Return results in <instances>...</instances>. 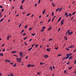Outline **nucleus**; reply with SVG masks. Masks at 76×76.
Listing matches in <instances>:
<instances>
[{
  "label": "nucleus",
  "mask_w": 76,
  "mask_h": 76,
  "mask_svg": "<svg viewBox=\"0 0 76 76\" xmlns=\"http://www.w3.org/2000/svg\"><path fill=\"white\" fill-rule=\"evenodd\" d=\"M70 30H67L66 32L68 33V35H72V34H73V31H72L71 32H70Z\"/></svg>",
  "instance_id": "nucleus-1"
},
{
  "label": "nucleus",
  "mask_w": 76,
  "mask_h": 76,
  "mask_svg": "<svg viewBox=\"0 0 76 76\" xmlns=\"http://www.w3.org/2000/svg\"><path fill=\"white\" fill-rule=\"evenodd\" d=\"M19 54L20 57H22L23 54V52H21L19 53Z\"/></svg>",
  "instance_id": "nucleus-2"
},
{
  "label": "nucleus",
  "mask_w": 76,
  "mask_h": 76,
  "mask_svg": "<svg viewBox=\"0 0 76 76\" xmlns=\"http://www.w3.org/2000/svg\"><path fill=\"white\" fill-rule=\"evenodd\" d=\"M66 56V59H67L69 58V57H70V55H69V54H67Z\"/></svg>",
  "instance_id": "nucleus-3"
},
{
  "label": "nucleus",
  "mask_w": 76,
  "mask_h": 76,
  "mask_svg": "<svg viewBox=\"0 0 76 76\" xmlns=\"http://www.w3.org/2000/svg\"><path fill=\"white\" fill-rule=\"evenodd\" d=\"M16 60L18 61H20V60H21V58H17L16 59Z\"/></svg>",
  "instance_id": "nucleus-4"
},
{
  "label": "nucleus",
  "mask_w": 76,
  "mask_h": 76,
  "mask_svg": "<svg viewBox=\"0 0 76 76\" xmlns=\"http://www.w3.org/2000/svg\"><path fill=\"white\" fill-rule=\"evenodd\" d=\"M44 57L45 58H48V56L47 55H46L44 56Z\"/></svg>",
  "instance_id": "nucleus-5"
},
{
  "label": "nucleus",
  "mask_w": 76,
  "mask_h": 76,
  "mask_svg": "<svg viewBox=\"0 0 76 76\" xmlns=\"http://www.w3.org/2000/svg\"><path fill=\"white\" fill-rule=\"evenodd\" d=\"M50 27L48 29V31H50L51 29H52V28H53V27H51L50 26Z\"/></svg>",
  "instance_id": "nucleus-6"
},
{
  "label": "nucleus",
  "mask_w": 76,
  "mask_h": 76,
  "mask_svg": "<svg viewBox=\"0 0 76 76\" xmlns=\"http://www.w3.org/2000/svg\"><path fill=\"white\" fill-rule=\"evenodd\" d=\"M46 50L47 51H48V52H50V50L48 48H47Z\"/></svg>",
  "instance_id": "nucleus-7"
},
{
  "label": "nucleus",
  "mask_w": 76,
  "mask_h": 76,
  "mask_svg": "<svg viewBox=\"0 0 76 76\" xmlns=\"http://www.w3.org/2000/svg\"><path fill=\"white\" fill-rule=\"evenodd\" d=\"M20 9H21V10L23 9V5H21V6L20 7Z\"/></svg>",
  "instance_id": "nucleus-8"
},
{
  "label": "nucleus",
  "mask_w": 76,
  "mask_h": 76,
  "mask_svg": "<svg viewBox=\"0 0 76 76\" xmlns=\"http://www.w3.org/2000/svg\"><path fill=\"white\" fill-rule=\"evenodd\" d=\"M11 53L12 54H15V53H16V51H11Z\"/></svg>",
  "instance_id": "nucleus-9"
},
{
  "label": "nucleus",
  "mask_w": 76,
  "mask_h": 76,
  "mask_svg": "<svg viewBox=\"0 0 76 76\" xmlns=\"http://www.w3.org/2000/svg\"><path fill=\"white\" fill-rule=\"evenodd\" d=\"M59 9H60V8H58V9L56 10V12H58V11L59 10Z\"/></svg>",
  "instance_id": "nucleus-10"
},
{
  "label": "nucleus",
  "mask_w": 76,
  "mask_h": 76,
  "mask_svg": "<svg viewBox=\"0 0 76 76\" xmlns=\"http://www.w3.org/2000/svg\"><path fill=\"white\" fill-rule=\"evenodd\" d=\"M4 19V18H2L0 20V22H2L3 20V19Z\"/></svg>",
  "instance_id": "nucleus-11"
},
{
  "label": "nucleus",
  "mask_w": 76,
  "mask_h": 76,
  "mask_svg": "<svg viewBox=\"0 0 76 76\" xmlns=\"http://www.w3.org/2000/svg\"><path fill=\"white\" fill-rule=\"evenodd\" d=\"M45 10H44L42 12V14L43 15H44V13H45Z\"/></svg>",
  "instance_id": "nucleus-12"
},
{
  "label": "nucleus",
  "mask_w": 76,
  "mask_h": 76,
  "mask_svg": "<svg viewBox=\"0 0 76 76\" xmlns=\"http://www.w3.org/2000/svg\"><path fill=\"white\" fill-rule=\"evenodd\" d=\"M74 47V46H70L69 48H73Z\"/></svg>",
  "instance_id": "nucleus-13"
},
{
  "label": "nucleus",
  "mask_w": 76,
  "mask_h": 76,
  "mask_svg": "<svg viewBox=\"0 0 76 76\" xmlns=\"http://www.w3.org/2000/svg\"><path fill=\"white\" fill-rule=\"evenodd\" d=\"M64 38L66 40V41H67V40H68V39H67V37H66L65 36L64 37Z\"/></svg>",
  "instance_id": "nucleus-14"
},
{
  "label": "nucleus",
  "mask_w": 76,
  "mask_h": 76,
  "mask_svg": "<svg viewBox=\"0 0 76 76\" xmlns=\"http://www.w3.org/2000/svg\"><path fill=\"white\" fill-rule=\"evenodd\" d=\"M27 66V67H31V64H28Z\"/></svg>",
  "instance_id": "nucleus-15"
},
{
  "label": "nucleus",
  "mask_w": 76,
  "mask_h": 76,
  "mask_svg": "<svg viewBox=\"0 0 76 76\" xmlns=\"http://www.w3.org/2000/svg\"><path fill=\"white\" fill-rule=\"evenodd\" d=\"M29 31H31V30H32V28H29L28 29Z\"/></svg>",
  "instance_id": "nucleus-16"
},
{
  "label": "nucleus",
  "mask_w": 76,
  "mask_h": 76,
  "mask_svg": "<svg viewBox=\"0 0 76 76\" xmlns=\"http://www.w3.org/2000/svg\"><path fill=\"white\" fill-rule=\"evenodd\" d=\"M13 67H16V64H14V65H13Z\"/></svg>",
  "instance_id": "nucleus-17"
},
{
  "label": "nucleus",
  "mask_w": 76,
  "mask_h": 76,
  "mask_svg": "<svg viewBox=\"0 0 76 76\" xmlns=\"http://www.w3.org/2000/svg\"><path fill=\"white\" fill-rule=\"evenodd\" d=\"M72 57L71 56H70L69 58V60H70L72 59Z\"/></svg>",
  "instance_id": "nucleus-18"
},
{
  "label": "nucleus",
  "mask_w": 76,
  "mask_h": 76,
  "mask_svg": "<svg viewBox=\"0 0 76 76\" xmlns=\"http://www.w3.org/2000/svg\"><path fill=\"white\" fill-rule=\"evenodd\" d=\"M32 49V48H30L28 49V51H31V50Z\"/></svg>",
  "instance_id": "nucleus-19"
},
{
  "label": "nucleus",
  "mask_w": 76,
  "mask_h": 76,
  "mask_svg": "<svg viewBox=\"0 0 76 76\" xmlns=\"http://www.w3.org/2000/svg\"><path fill=\"white\" fill-rule=\"evenodd\" d=\"M35 34L34 33H31V35L32 36H35Z\"/></svg>",
  "instance_id": "nucleus-20"
},
{
  "label": "nucleus",
  "mask_w": 76,
  "mask_h": 76,
  "mask_svg": "<svg viewBox=\"0 0 76 76\" xmlns=\"http://www.w3.org/2000/svg\"><path fill=\"white\" fill-rule=\"evenodd\" d=\"M24 32V30H23L22 31L21 33H20V34H23L22 32Z\"/></svg>",
  "instance_id": "nucleus-21"
},
{
  "label": "nucleus",
  "mask_w": 76,
  "mask_h": 76,
  "mask_svg": "<svg viewBox=\"0 0 76 76\" xmlns=\"http://www.w3.org/2000/svg\"><path fill=\"white\" fill-rule=\"evenodd\" d=\"M61 19V17H60L59 18L58 20H59V21H60Z\"/></svg>",
  "instance_id": "nucleus-22"
},
{
  "label": "nucleus",
  "mask_w": 76,
  "mask_h": 76,
  "mask_svg": "<svg viewBox=\"0 0 76 76\" xmlns=\"http://www.w3.org/2000/svg\"><path fill=\"white\" fill-rule=\"evenodd\" d=\"M0 56H3V53H0Z\"/></svg>",
  "instance_id": "nucleus-23"
},
{
  "label": "nucleus",
  "mask_w": 76,
  "mask_h": 76,
  "mask_svg": "<svg viewBox=\"0 0 76 76\" xmlns=\"http://www.w3.org/2000/svg\"><path fill=\"white\" fill-rule=\"evenodd\" d=\"M10 76H14L13 74V73L12 74L10 73Z\"/></svg>",
  "instance_id": "nucleus-24"
},
{
  "label": "nucleus",
  "mask_w": 76,
  "mask_h": 76,
  "mask_svg": "<svg viewBox=\"0 0 76 76\" xmlns=\"http://www.w3.org/2000/svg\"><path fill=\"white\" fill-rule=\"evenodd\" d=\"M76 12H74L72 14V15H75V13H76Z\"/></svg>",
  "instance_id": "nucleus-25"
},
{
  "label": "nucleus",
  "mask_w": 76,
  "mask_h": 76,
  "mask_svg": "<svg viewBox=\"0 0 76 76\" xmlns=\"http://www.w3.org/2000/svg\"><path fill=\"white\" fill-rule=\"evenodd\" d=\"M62 9H63V8H61L59 9V12H60V11H61Z\"/></svg>",
  "instance_id": "nucleus-26"
},
{
  "label": "nucleus",
  "mask_w": 76,
  "mask_h": 76,
  "mask_svg": "<svg viewBox=\"0 0 76 76\" xmlns=\"http://www.w3.org/2000/svg\"><path fill=\"white\" fill-rule=\"evenodd\" d=\"M58 47H57V48H55V50H57V49H58Z\"/></svg>",
  "instance_id": "nucleus-27"
},
{
  "label": "nucleus",
  "mask_w": 76,
  "mask_h": 76,
  "mask_svg": "<svg viewBox=\"0 0 76 76\" xmlns=\"http://www.w3.org/2000/svg\"><path fill=\"white\" fill-rule=\"evenodd\" d=\"M66 50L67 51H69V49L67 48H66Z\"/></svg>",
  "instance_id": "nucleus-28"
},
{
  "label": "nucleus",
  "mask_w": 76,
  "mask_h": 76,
  "mask_svg": "<svg viewBox=\"0 0 76 76\" xmlns=\"http://www.w3.org/2000/svg\"><path fill=\"white\" fill-rule=\"evenodd\" d=\"M31 15L30 13H28V14H27L26 15L27 16H29V15Z\"/></svg>",
  "instance_id": "nucleus-29"
},
{
  "label": "nucleus",
  "mask_w": 76,
  "mask_h": 76,
  "mask_svg": "<svg viewBox=\"0 0 76 76\" xmlns=\"http://www.w3.org/2000/svg\"><path fill=\"white\" fill-rule=\"evenodd\" d=\"M45 27L43 26L42 27V29H45Z\"/></svg>",
  "instance_id": "nucleus-30"
},
{
  "label": "nucleus",
  "mask_w": 76,
  "mask_h": 76,
  "mask_svg": "<svg viewBox=\"0 0 76 76\" xmlns=\"http://www.w3.org/2000/svg\"><path fill=\"white\" fill-rule=\"evenodd\" d=\"M25 1V0H23L22 1V4L23 3V2H24V1Z\"/></svg>",
  "instance_id": "nucleus-31"
},
{
  "label": "nucleus",
  "mask_w": 76,
  "mask_h": 76,
  "mask_svg": "<svg viewBox=\"0 0 76 76\" xmlns=\"http://www.w3.org/2000/svg\"><path fill=\"white\" fill-rule=\"evenodd\" d=\"M72 68V67H69V70H70Z\"/></svg>",
  "instance_id": "nucleus-32"
},
{
  "label": "nucleus",
  "mask_w": 76,
  "mask_h": 76,
  "mask_svg": "<svg viewBox=\"0 0 76 76\" xmlns=\"http://www.w3.org/2000/svg\"><path fill=\"white\" fill-rule=\"evenodd\" d=\"M9 36H8L7 37V40H9Z\"/></svg>",
  "instance_id": "nucleus-33"
},
{
  "label": "nucleus",
  "mask_w": 76,
  "mask_h": 76,
  "mask_svg": "<svg viewBox=\"0 0 76 76\" xmlns=\"http://www.w3.org/2000/svg\"><path fill=\"white\" fill-rule=\"evenodd\" d=\"M64 19H63L61 21V22H64Z\"/></svg>",
  "instance_id": "nucleus-34"
},
{
  "label": "nucleus",
  "mask_w": 76,
  "mask_h": 76,
  "mask_svg": "<svg viewBox=\"0 0 76 76\" xmlns=\"http://www.w3.org/2000/svg\"><path fill=\"white\" fill-rule=\"evenodd\" d=\"M50 20H51V19H50L49 20H48V23H49V22H50Z\"/></svg>",
  "instance_id": "nucleus-35"
},
{
  "label": "nucleus",
  "mask_w": 76,
  "mask_h": 76,
  "mask_svg": "<svg viewBox=\"0 0 76 76\" xmlns=\"http://www.w3.org/2000/svg\"><path fill=\"white\" fill-rule=\"evenodd\" d=\"M27 38V37H26L25 38L23 39L24 40H25V39H26Z\"/></svg>",
  "instance_id": "nucleus-36"
},
{
  "label": "nucleus",
  "mask_w": 76,
  "mask_h": 76,
  "mask_svg": "<svg viewBox=\"0 0 76 76\" xmlns=\"http://www.w3.org/2000/svg\"><path fill=\"white\" fill-rule=\"evenodd\" d=\"M0 8H3V6H2V5H0Z\"/></svg>",
  "instance_id": "nucleus-37"
},
{
  "label": "nucleus",
  "mask_w": 76,
  "mask_h": 76,
  "mask_svg": "<svg viewBox=\"0 0 76 76\" xmlns=\"http://www.w3.org/2000/svg\"><path fill=\"white\" fill-rule=\"evenodd\" d=\"M34 66H35V65H31V67H34Z\"/></svg>",
  "instance_id": "nucleus-38"
},
{
  "label": "nucleus",
  "mask_w": 76,
  "mask_h": 76,
  "mask_svg": "<svg viewBox=\"0 0 76 76\" xmlns=\"http://www.w3.org/2000/svg\"><path fill=\"white\" fill-rule=\"evenodd\" d=\"M52 4L53 6V7L54 6V3H52Z\"/></svg>",
  "instance_id": "nucleus-39"
},
{
  "label": "nucleus",
  "mask_w": 76,
  "mask_h": 76,
  "mask_svg": "<svg viewBox=\"0 0 76 76\" xmlns=\"http://www.w3.org/2000/svg\"><path fill=\"white\" fill-rule=\"evenodd\" d=\"M60 29H61V28H59L58 30V32H59V31H60Z\"/></svg>",
  "instance_id": "nucleus-40"
},
{
  "label": "nucleus",
  "mask_w": 76,
  "mask_h": 76,
  "mask_svg": "<svg viewBox=\"0 0 76 76\" xmlns=\"http://www.w3.org/2000/svg\"><path fill=\"white\" fill-rule=\"evenodd\" d=\"M38 44H37L35 45V47H36V48H37V47H38Z\"/></svg>",
  "instance_id": "nucleus-41"
},
{
  "label": "nucleus",
  "mask_w": 76,
  "mask_h": 76,
  "mask_svg": "<svg viewBox=\"0 0 76 76\" xmlns=\"http://www.w3.org/2000/svg\"><path fill=\"white\" fill-rule=\"evenodd\" d=\"M37 74L39 75H40V73L39 72H37Z\"/></svg>",
  "instance_id": "nucleus-42"
},
{
  "label": "nucleus",
  "mask_w": 76,
  "mask_h": 76,
  "mask_svg": "<svg viewBox=\"0 0 76 76\" xmlns=\"http://www.w3.org/2000/svg\"><path fill=\"white\" fill-rule=\"evenodd\" d=\"M40 64H41V65H42V64H43V63L42 62H40Z\"/></svg>",
  "instance_id": "nucleus-43"
},
{
  "label": "nucleus",
  "mask_w": 76,
  "mask_h": 76,
  "mask_svg": "<svg viewBox=\"0 0 76 76\" xmlns=\"http://www.w3.org/2000/svg\"><path fill=\"white\" fill-rule=\"evenodd\" d=\"M76 59H75L74 61V63H76Z\"/></svg>",
  "instance_id": "nucleus-44"
},
{
  "label": "nucleus",
  "mask_w": 76,
  "mask_h": 76,
  "mask_svg": "<svg viewBox=\"0 0 76 76\" xmlns=\"http://www.w3.org/2000/svg\"><path fill=\"white\" fill-rule=\"evenodd\" d=\"M34 45H35L34 44H32L31 45V47H34Z\"/></svg>",
  "instance_id": "nucleus-45"
},
{
  "label": "nucleus",
  "mask_w": 76,
  "mask_h": 76,
  "mask_svg": "<svg viewBox=\"0 0 76 76\" xmlns=\"http://www.w3.org/2000/svg\"><path fill=\"white\" fill-rule=\"evenodd\" d=\"M21 25H22V24H20L19 26V28H20V27L21 26Z\"/></svg>",
  "instance_id": "nucleus-46"
},
{
  "label": "nucleus",
  "mask_w": 76,
  "mask_h": 76,
  "mask_svg": "<svg viewBox=\"0 0 76 76\" xmlns=\"http://www.w3.org/2000/svg\"><path fill=\"white\" fill-rule=\"evenodd\" d=\"M4 9H2L1 10V12H3V11H4Z\"/></svg>",
  "instance_id": "nucleus-47"
},
{
  "label": "nucleus",
  "mask_w": 76,
  "mask_h": 76,
  "mask_svg": "<svg viewBox=\"0 0 76 76\" xmlns=\"http://www.w3.org/2000/svg\"><path fill=\"white\" fill-rule=\"evenodd\" d=\"M70 64V62H67V63H66V64H67V65H68V64Z\"/></svg>",
  "instance_id": "nucleus-48"
},
{
  "label": "nucleus",
  "mask_w": 76,
  "mask_h": 76,
  "mask_svg": "<svg viewBox=\"0 0 76 76\" xmlns=\"http://www.w3.org/2000/svg\"><path fill=\"white\" fill-rule=\"evenodd\" d=\"M67 72V71H66V70H65L64 71V73H66V72Z\"/></svg>",
  "instance_id": "nucleus-49"
},
{
  "label": "nucleus",
  "mask_w": 76,
  "mask_h": 76,
  "mask_svg": "<svg viewBox=\"0 0 76 76\" xmlns=\"http://www.w3.org/2000/svg\"><path fill=\"white\" fill-rule=\"evenodd\" d=\"M4 45H5L4 44H3L1 46V47H3V46H4Z\"/></svg>",
  "instance_id": "nucleus-50"
},
{
  "label": "nucleus",
  "mask_w": 76,
  "mask_h": 76,
  "mask_svg": "<svg viewBox=\"0 0 76 76\" xmlns=\"http://www.w3.org/2000/svg\"><path fill=\"white\" fill-rule=\"evenodd\" d=\"M72 54L71 53H70L69 54V56H72Z\"/></svg>",
  "instance_id": "nucleus-51"
},
{
  "label": "nucleus",
  "mask_w": 76,
  "mask_h": 76,
  "mask_svg": "<svg viewBox=\"0 0 76 76\" xmlns=\"http://www.w3.org/2000/svg\"><path fill=\"white\" fill-rule=\"evenodd\" d=\"M63 22H61V25H62L63 24Z\"/></svg>",
  "instance_id": "nucleus-52"
},
{
  "label": "nucleus",
  "mask_w": 76,
  "mask_h": 76,
  "mask_svg": "<svg viewBox=\"0 0 76 76\" xmlns=\"http://www.w3.org/2000/svg\"><path fill=\"white\" fill-rule=\"evenodd\" d=\"M54 12H53L52 13V15H54Z\"/></svg>",
  "instance_id": "nucleus-53"
},
{
  "label": "nucleus",
  "mask_w": 76,
  "mask_h": 76,
  "mask_svg": "<svg viewBox=\"0 0 76 76\" xmlns=\"http://www.w3.org/2000/svg\"><path fill=\"white\" fill-rule=\"evenodd\" d=\"M28 56H26V58H25L26 59H27V58H28Z\"/></svg>",
  "instance_id": "nucleus-54"
},
{
  "label": "nucleus",
  "mask_w": 76,
  "mask_h": 76,
  "mask_svg": "<svg viewBox=\"0 0 76 76\" xmlns=\"http://www.w3.org/2000/svg\"><path fill=\"white\" fill-rule=\"evenodd\" d=\"M43 31H44V29H42L41 31V32H42Z\"/></svg>",
  "instance_id": "nucleus-55"
},
{
  "label": "nucleus",
  "mask_w": 76,
  "mask_h": 76,
  "mask_svg": "<svg viewBox=\"0 0 76 76\" xmlns=\"http://www.w3.org/2000/svg\"><path fill=\"white\" fill-rule=\"evenodd\" d=\"M40 1H41V0H39V2H38L39 3H40Z\"/></svg>",
  "instance_id": "nucleus-56"
},
{
  "label": "nucleus",
  "mask_w": 76,
  "mask_h": 76,
  "mask_svg": "<svg viewBox=\"0 0 76 76\" xmlns=\"http://www.w3.org/2000/svg\"><path fill=\"white\" fill-rule=\"evenodd\" d=\"M8 61V60H7V59H6L5 60V62H7V61Z\"/></svg>",
  "instance_id": "nucleus-57"
},
{
  "label": "nucleus",
  "mask_w": 76,
  "mask_h": 76,
  "mask_svg": "<svg viewBox=\"0 0 76 76\" xmlns=\"http://www.w3.org/2000/svg\"><path fill=\"white\" fill-rule=\"evenodd\" d=\"M27 28V26L26 25L25 26V28Z\"/></svg>",
  "instance_id": "nucleus-58"
},
{
  "label": "nucleus",
  "mask_w": 76,
  "mask_h": 76,
  "mask_svg": "<svg viewBox=\"0 0 76 76\" xmlns=\"http://www.w3.org/2000/svg\"><path fill=\"white\" fill-rule=\"evenodd\" d=\"M76 51V49H75L74 51V53H75Z\"/></svg>",
  "instance_id": "nucleus-59"
},
{
  "label": "nucleus",
  "mask_w": 76,
  "mask_h": 76,
  "mask_svg": "<svg viewBox=\"0 0 76 76\" xmlns=\"http://www.w3.org/2000/svg\"><path fill=\"white\" fill-rule=\"evenodd\" d=\"M26 35V34H25V33H24L23 34V35Z\"/></svg>",
  "instance_id": "nucleus-60"
},
{
  "label": "nucleus",
  "mask_w": 76,
  "mask_h": 76,
  "mask_svg": "<svg viewBox=\"0 0 76 76\" xmlns=\"http://www.w3.org/2000/svg\"><path fill=\"white\" fill-rule=\"evenodd\" d=\"M73 19V17H71V20H72V19Z\"/></svg>",
  "instance_id": "nucleus-61"
},
{
  "label": "nucleus",
  "mask_w": 76,
  "mask_h": 76,
  "mask_svg": "<svg viewBox=\"0 0 76 76\" xmlns=\"http://www.w3.org/2000/svg\"><path fill=\"white\" fill-rule=\"evenodd\" d=\"M69 16V15H67L66 16V17H68Z\"/></svg>",
  "instance_id": "nucleus-62"
},
{
  "label": "nucleus",
  "mask_w": 76,
  "mask_h": 76,
  "mask_svg": "<svg viewBox=\"0 0 76 76\" xmlns=\"http://www.w3.org/2000/svg\"><path fill=\"white\" fill-rule=\"evenodd\" d=\"M65 15H67V13H65Z\"/></svg>",
  "instance_id": "nucleus-63"
},
{
  "label": "nucleus",
  "mask_w": 76,
  "mask_h": 76,
  "mask_svg": "<svg viewBox=\"0 0 76 76\" xmlns=\"http://www.w3.org/2000/svg\"><path fill=\"white\" fill-rule=\"evenodd\" d=\"M10 64H13V62H10Z\"/></svg>",
  "instance_id": "nucleus-64"
}]
</instances>
